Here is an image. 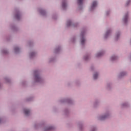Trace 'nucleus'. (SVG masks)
I'll return each instance as SVG.
<instances>
[{
    "mask_svg": "<svg viewBox=\"0 0 131 131\" xmlns=\"http://www.w3.org/2000/svg\"><path fill=\"white\" fill-rule=\"evenodd\" d=\"M34 74L35 75V79L36 81H40V80L41 78L39 77V76L38 75V71H34Z\"/></svg>",
    "mask_w": 131,
    "mask_h": 131,
    "instance_id": "f257e3e1",
    "label": "nucleus"
},
{
    "mask_svg": "<svg viewBox=\"0 0 131 131\" xmlns=\"http://www.w3.org/2000/svg\"><path fill=\"white\" fill-rule=\"evenodd\" d=\"M81 45H83V43H84L85 41V39H84V38H83V34H81Z\"/></svg>",
    "mask_w": 131,
    "mask_h": 131,
    "instance_id": "f03ea898",
    "label": "nucleus"
},
{
    "mask_svg": "<svg viewBox=\"0 0 131 131\" xmlns=\"http://www.w3.org/2000/svg\"><path fill=\"white\" fill-rule=\"evenodd\" d=\"M24 113L25 115H29V113H30V111L28 110H25Z\"/></svg>",
    "mask_w": 131,
    "mask_h": 131,
    "instance_id": "7ed1b4c3",
    "label": "nucleus"
},
{
    "mask_svg": "<svg viewBox=\"0 0 131 131\" xmlns=\"http://www.w3.org/2000/svg\"><path fill=\"white\" fill-rule=\"evenodd\" d=\"M96 6H97V2H93V3H92L91 8L94 9V8H95V7H96Z\"/></svg>",
    "mask_w": 131,
    "mask_h": 131,
    "instance_id": "20e7f679",
    "label": "nucleus"
},
{
    "mask_svg": "<svg viewBox=\"0 0 131 131\" xmlns=\"http://www.w3.org/2000/svg\"><path fill=\"white\" fill-rule=\"evenodd\" d=\"M40 14H41L42 15H45L46 14V11H45V10H41L40 11Z\"/></svg>",
    "mask_w": 131,
    "mask_h": 131,
    "instance_id": "39448f33",
    "label": "nucleus"
},
{
    "mask_svg": "<svg viewBox=\"0 0 131 131\" xmlns=\"http://www.w3.org/2000/svg\"><path fill=\"white\" fill-rule=\"evenodd\" d=\"M127 21V15H126L124 18V22L125 23Z\"/></svg>",
    "mask_w": 131,
    "mask_h": 131,
    "instance_id": "423d86ee",
    "label": "nucleus"
},
{
    "mask_svg": "<svg viewBox=\"0 0 131 131\" xmlns=\"http://www.w3.org/2000/svg\"><path fill=\"white\" fill-rule=\"evenodd\" d=\"M66 8V3L63 2L62 3V8L65 9Z\"/></svg>",
    "mask_w": 131,
    "mask_h": 131,
    "instance_id": "0eeeda50",
    "label": "nucleus"
},
{
    "mask_svg": "<svg viewBox=\"0 0 131 131\" xmlns=\"http://www.w3.org/2000/svg\"><path fill=\"white\" fill-rule=\"evenodd\" d=\"M98 78V73H95L94 75V78L95 79H97V78Z\"/></svg>",
    "mask_w": 131,
    "mask_h": 131,
    "instance_id": "6e6552de",
    "label": "nucleus"
},
{
    "mask_svg": "<svg viewBox=\"0 0 131 131\" xmlns=\"http://www.w3.org/2000/svg\"><path fill=\"white\" fill-rule=\"evenodd\" d=\"M15 17L17 20H19L20 19V14H17Z\"/></svg>",
    "mask_w": 131,
    "mask_h": 131,
    "instance_id": "1a4fd4ad",
    "label": "nucleus"
},
{
    "mask_svg": "<svg viewBox=\"0 0 131 131\" xmlns=\"http://www.w3.org/2000/svg\"><path fill=\"white\" fill-rule=\"evenodd\" d=\"M82 1H83V0H78V4L79 5H82Z\"/></svg>",
    "mask_w": 131,
    "mask_h": 131,
    "instance_id": "9d476101",
    "label": "nucleus"
},
{
    "mask_svg": "<svg viewBox=\"0 0 131 131\" xmlns=\"http://www.w3.org/2000/svg\"><path fill=\"white\" fill-rule=\"evenodd\" d=\"M71 25V21L70 20L68 21L67 26H70Z\"/></svg>",
    "mask_w": 131,
    "mask_h": 131,
    "instance_id": "9b49d317",
    "label": "nucleus"
},
{
    "mask_svg": "<svg viewBox=\"0 0 131 131\" xmlns=\"http://www.w3.org/2000/svg\"><path fill=\"white\" fill-rule=\"evenodd\" d=\"M116 56H112V58H111V59L112 61L114 60H116Z\"/></svg>",
    "mask_w": 131,
    "mask_h": 131,
    "instance_id": "f8f14e48",
    "label": "nucleus"
},
{
    "mask_svg": "<svg viewBox=\"0 0 131 131\" xmlns=\"http://www.w3.org/2000/svg\"><path fill=\"white\" fill-rule=\"evenodd\" d=\"M14 51L16 53H17V52H18L19 51V48L18 47H16L15 49H14Z\"/></svg>",
    "mask_w": 131,
    "mask_h": 131,
    "instance_id": "ddd939ff",
    "label": "nucleus"
},
{
    "mask_svg": "<svg viewBox=\"0 0 131 131\" xmlns=\"http://www.w3.org/2000/svg\"><path fill=\"white\" fill-rule=\"evenodd\" d=\"M102 55V53H99L98 54H97V57H100Z\"/></svg>",
    "mask_w": 131,
    "mask_h": 131,
    "instance_id": "4468645a",
    "label": "nucleus"
},
{
    "mask_svg": "<svg viewBox=\"0 0 131 131\" xmlns=\"http://www.w3.org/2000/svg\"><path fill=\"white\" fill-rule=\"evenodd\" d=\"M106 118V116H103V117H102L101 118H100V119L101 120H103V119H104V118Z\"/></svg>",
    "mask_w": 131,
    "mask_h": 131,
    "instance_id": "2eb2a0df",
    "label": "nucleus"
},
{
    "mask_svg": "<svg viewBox=\"0 0 131 131\" xmlns=\"http://www.w3.org/2000/svg\"><path fill=\"white\" fill-rule=\"evenodd\" d=\"M109 34V31H107L106 34V36L108 35Z\"/></svg>",
    "mask_w": 131,
    "mask_h": 131,
    "instance_id": "dca6fc26",
    "label": "nucleus"
},
{
    "mask_svg": "<svg viewBox=\"0 0 131 131\" xmlns=\"http://www.w3.org/2000/svg\"><path fill=\"white\" fill-rule=\"evenodd\" d=\"M33 55H34V53H31V55L32 56H33Z\"/></svg>",
    "mask_w": 131,
    "mask_h": 131,
    "instance_id": "f3484780",
    "label": "nucleus"
},
{
    "mask_svg": "<svg viewBox=\"0 0 131 131\" xmlns=\"http://www.w3.org/2000/svg\"><path fill=\"white\" fill-rule=\"evenodd\" d=\"M48 129H52V127L48 128Z\"/></svg>",
    "mask_w": 131,
    "mask_h": 131,
    "instance_id": "a211bd4d",
    "label": "nucleus"
},
{
    "mask_svg": "<svg viewBox=\"0 0 131 131\" xmlns=\"http://www.w3.org/2000/svg\"><path fill=\"white\" fill-rule=\"evenodd\" d=\"M117 37H118V35H117Z\"/></svg>",
    "mask_w": 131,
    "mask_h": 131,
    "instance_id": "6ab92c4d",
    "label": "nucleus"
},
{
    "mask_svg": "<svg viewBox=\"0 0 131 131\" xmlns=\"http://www.w3.org/2000/svg\"><path fill=\"white\" fill-rule=\"evenodd\" d=\"M127 5H128V3H127Z\"/></svg>",
    "mask_w": 131,
    "mask_h": 131,
    "instance_id": "aec40b11",
    "label": "nucleus"
}]
</instances>
